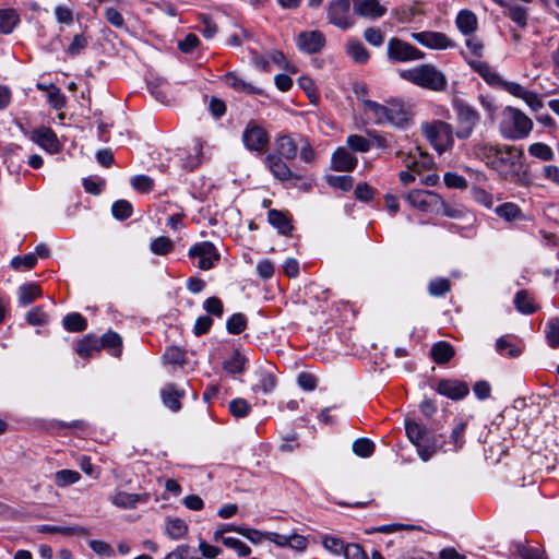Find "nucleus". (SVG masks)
I'll list each match as a JSON object with an SVG mask.
<instances>
[{
	"mask_svg": "<svg viewBox=\"0 0 559 559\" xmlns=\"http://www.w3.org/2000/svg\"><path fill=\"white\" fill-rule=\"evenodd\" d=\"M477 155L485 160L488 167L496 170L502 179L511 182L519 180V170L524 156L522 148L510 145L484 144L477 147Z\"/></svg>",
	"mask_w": 559,
	"mask_h": 559,
	"instance_id": "nucleus-1",
	"label": "nucleus"
},
{
	"mask_svg": "<svg viewBox=\"0 0 559 559\" xmlns=\"http://www.w3.org/2000/svg\"><path fill=\"white\" fill-rule=\"evenodd\" d=\"M400 76L414 85L429 91L443 92L448 87L445 75L431 63L402 70Z\"/></svg>",
	"mask_w": 559,
	"mask_h": 559,
	"instance_id": "nucleus-2",
	"label": "nucleus"
},
{
	"mask_svg": "<svg viewBox=\"0 0 559 559\" xmlns=\"http://www.w3.org/2000/svg\"><path fill=\"white\" fill-rule=\"evenodd\" d=\"M404 427L406 436L416 447L419 457L424 462L429 461L438 449V439L435 431L408 417L405 419Z\"/></svg>",
	"mask_w": 559,
	"mask_h": 559,
	"instance_id": "nucleus-3",
	"label": "nucleus"
},
{
	"mask_svg": "<svg viewBox=\"0 0 559 559\" xmlns=\"http://www.w3.org/2000/svg\"><path fill=\"white\" fill-rule=\"evenodd\" d=\"M499 128L503 138L521 140L530 134L533 128V122L520 109L508 106L502 112V119Z\"/></svg>",
	"mask_w": 559,
	"mask_h": 559,
	"instance_id": "nucleus-4",
	"label": "nucleus"
},
{
	"mask_svg": "<svg viewBox=\"0 0 559 559\" xmlns=\"http://www.w3.org/2000/svg\"><path fill=\"white\" fill-rule=\"evenodd\" d=\"M452 108L455 112V135L460 140L468 139L480 121V115L475 107L460 97L452 99Z\"/></svg>",
	"mask_w": 559,
	"mask_h": 559,
	"instance_id": "nucleus-5",
	"label": "nucleus"
},
{
	"mask_svg": "<svg viewBox=\"0 0 559 559\" xmlns=\"http://www.w3.org/2000/svg\"><path fill=\"white\" fill-rule=\"evenodd\" d=\"M421 130L439 154L452 148L454 144V133L451 123L436 120L431 123H424Z\"/></svg>",
	"mask_w": 559,
	"mask_h": 559,
	"instance_id": "nucleus-6",
	"label": "nucleus"
},
{
	"mask_svg": "<svg viewBox=\"0 0 559 559\" xmlns=\"http://www.w3.org/2000/svg\"><path fill=\"white\" fill-rule=\"evenodd\" d=\"M425 57L424 51L399 37H391L388 40L386 58L390 63H406L423 60Z\"/></svg>",
	"mask_w": 559,
	"mask_h": 559,
	"instance_id": "nucleus-7",
	"label": "nucleus"
},
{
	"mask_svg": "<svg viewBox=\"0 0 559 559\" xmlns=\"http://www.w3.org/2000/svg\"><path fill=\"white\" fill-rule=\"evenodd\" d=\"M241 140L249 152L263 154L269 147L270 134L258 121L251 119L242 131Z\"/></svg>",
	"mask_w": 559,
	"mask_h": 559,
	"instance_id": "nucleus-8",
	"label": "nucleus"
},
{
	"mask_svg": "<svg viewBox=\"0 0 559 559\" xmlns=\"http://www.w3.org/2000/svg\"><path fill=\"white\" fill-rule=\"evenodd\" d=\"M349 0H331L326 8L328 22L342 31H347L355 25L350 13Z\"/></svg>",
	"mask_w": 559,
	"mask_h": 559,
	"instance_id": "nucleus-9",
	"label": "nucleus"
},
{
	"mask_svg": "<svg viewBox=\"0 0 559 559\" xmlns=\"http://www.w3.org/2000/svg\"><path fill=\"white\" fill-rule=\"evenodd\" d=\"M405 199L413 207L426 213L440 214L443 206V199L433 191L412 190Z\"/></svg>",
	"mask_w": 559,
	"mask_h": 559,
	"instance_id": "nucleus-10",
	"label": "nucleus"
},
{
	"mask_svg": "<svg viewBox=\"0 0 559 559\" xmlns=\"http://www.w3.org/2000/svg\"><path fill=\"white\" fill-rule=\"evenodd\" d=\"M190 259H199L198 267L203 271L213 269L221 260V253L211 241L195 242L188 251Z\"/></svg>",
	"mask_w": 559,
	"mask_h": 559,
	"instance_id": "nucleus-11",
	"label": "nucleus"
},
{
	"mask_svg": "<svg viewBox=\"0 0 559 559\" xmlns=\"http://www.w3.org/2000/svg\"><path fill=\"white\" fill-rule=\"evenodd\" d=\"M411 37L421 46L433 50H444L456 46L451 38L441 32L424 31L412 33Z\"/></svg>",
	"mask_w": 559,
	"mask_h": 559,
	"instance_id": "nucleus-12",
	"label": "nucleus"
},
{
	"mask_svg": "<svg viewBox=\"0 0 559 559\" xmlns=\"http://www.w3.org/2000/svg\"><path fill=\"white\" fill-rule=\"evenodd\" d=\"M326 44L325 36L320 31H305L296 37V46L307 55L320 52Z\"/></svg>",
	"mask_w": 559,
	"mask_h": 559,
	"instance_id": "nucleus-13",
	"label": "nucleus"
},
{
	"mask_svg": "<svg viewBox=\"0 0 559 559\" xmlns=\"http://www.w3.org/2000/svg\"><path fill=\"white\" fill-rule=\"evenodd\" d=\"M284 157L270 153L263 158V164L267 170L280 181L286 182L288 180H300L301 176L294 174L288 165L284 162Z\"/></svg>",
	"mask_w": 559,
	"mask_h": 559,
	"instance_id": "nucleus-14",
	"label": "nucleus"
},
{
	"mask_svg": "<svg viewBox=\"0 0 559 559\" xmlns=\"http://www.w3.org/2000/svg\"><path fill=\"white\" fill-rule=\"evenodd\" d=\"M435 390L440 395L453 401L463 400L469 393L468 384L459 379H441L438 381Z\"/></svg>",
	"mask_w": 559,
	"mask_h": 559,
	"instance_id": "nucleus-15",
	"label": "nucleus"
},
{
	"mask_svg": "<svg viewBox=\"0 0 559 559\" xmlns=\"http://www.w3.org/2000/svg\"><path fill=\"white\" fill-rule=\"evenodd\" d=\"M386 120L385 123L397 128H404L411 120V112L406 108L404 102L397 98H391L386 102Z\"/></svg>",
	"mask_w": 559,
	"mask_h": 559,
	"instance_id": "nucleus-16",
	"label": "nucleus"
},
{
	"mask_svg": "<svg viewBox=\"0 0 559 559\" xmlns=\"http://www.w3.org/2000/svg\"><path fill=\"white\" fill-rule=\"evenodd\" d=\"M358 165L357 157L346 147H337L331 156V169L340 173H350Z\"/></svg>",
	"mask_w": 559,
	"mask_h": 559,
	"instance_id": "nucleus-17",
	"label": "nucleus"
},
{
	"mask_svg": "<svg viewBox=\"0 0 559 559\" xmlns=\"http://www.w3.org/2000/svg\"><path fill=\"white\" fill-rule=\"evenodd\" d=\"M355 15L377 20L382 17L386 9L378 0H349Z\"/></svg>",
	"mask_w": 559,
	"mask_h": 559,
	"instance_id": "nucleus-18",
	"label": "nucleus"
},
{
	"mask_svg": "<svg viewBox=\"0 0 559 559\" xmlns=\"http://www.w3.org/2000/svg\"><path fill=\"white\" fill-rule=\"evenodd\" d=\"M31 139L40 147L52 154L58 153L61 148L58 136L51 128L41 127L33 130Z\"/></svg>",
	"mask_w": 559,
	"mask_h": 559,
	"instance_id": "nucleus-19",
	"label": "nucleus"
},
{
	"mask_svg": "<svg viewBox=\"0 0 559 559\" xmlns=\"http://www.w3.org/2000/svg\"><path fill=\"white\" fill-rule=\"evenodd\" d=\"M185 396L186 391L179 389L175 383H167L160 390L163 404L174 413H177L181 409V400L185 399Z\"/></svg>",
	"mask_w": 559,
	"mask_h": 559,
	"instance_id": "nucleus-20",
	"label": "nucleus"
},
{
	"mask_svg": "<svg viewBox=\"0 0 559 559\" xmlns=\"http://www.w3.org/2000/svg\"><path fill=\"white\" fill-rule=\"evenodd\" d=\"M467 64L491 87L499 88L503 79L496 72L488 62L479 60H467Z\"/></svg>",
	"mask_w": 559,
	"mask_h": 559,
	"instance_id": "nucleus-21",
	"label": "nucleus"
},
{
	"mask_svg": "<svg viewBox=\"0 0 559 559\" xmlns=\"http://www.w3.org/2000/svg\"><path fill=\"white\" fill-rule=\"evenodd\" d=\"M222 81L230 88L238 93H245L248 95H263V90L252 85L238 76L235 72H227L222 78Z\"/></svg>",
	"mask_w": 559,
	"mask_h": 559,
	"instance_id": "nucleus-22",
	"label": "nucleus"
},
{
	"mask_svg": "<svg viewBox=\"0 0 559 559\" xmlns=\"http://www.w3.org/2000/svg\"><path fill=\"white\" fill-rule=\"evenodd\" d=\"M275 154L285 159H295L298 153V142L287 133L278 134L275 139Z\"/></svg>",
	"mask_w": 559,
	"mask_h": 559,
	"instance_id": "nucleus-23",
	"label": "nucleus"
},
{
	"mask_svg": "<svg viewBox=\"0 0 559 559\" xmlns=\"http://www.w3.org/2000/svg\"><path fill=\"white\" fill-rule=\"evenodd\" d=\"M267 221L283 236H289L294 229L292 217L286 211L269 210Z\"/></svg>",
	"mask_w": 559,
	"mask_h": 559,
	"instance_id": "nucleus-24",
	"label": "nucleus"
},
{
	"mask_svg": "<svg viewBox=\"0 0 559 559\" xmlns=\"http://www.w3.org/2000/svg\"><path fill=\"white\" fill-rule=\"evenodd\" d=\"M74 350L81 358L87 359L102 350V343L95 334H86L75 343Z\"/></svg>",
	"mask_w": 559,
	"mask_h": 559,
	"instance_id": "nucleus-25",
	"label": "nucleus"
},
{
	"mask_svg": "<svg viewBox=\"0 0 559 559\" xmlns=\"http://www.w3.org/2000/svg\"><path fill=\"white\" fill-rule=\"evenodd\" d=\"M455 25L462 35L471 36L478 28V20L473 11L464 9L457 13Z\"/></svg>",
	"mask_w": 559,
	"mask_h": 559,
	"instance_id": "nucleus-26",
	"label": "nucleus"
},
{
	"mask_svg": "<svg viewBox=\"0 0 559 559\" xmlns=\"http://www.w3.org/2000/svg\"><path fill=\"white\" fill-rule=\"evenodd\" d=\"M454 347L445 341L437 342L430 349V356L432 360L438 365L448 364L454 357Z\"/></svg>",
	"mask_w": 559,
	"mask_h": 559,
	"instance_id": "nucleus-27",
	"label": "nucleus"
},
{
	"mask_svg": "<svg viewBox=\"0 0 559 559\" xmlns=\"http://www.w3.org/2000/svg\"><path fill=\"white\" fill-rule=\"evenodd\" d=\"M37 532L43 534H62L66 536L72 535H90L88 528L80 525L72 526H57V525H48L43 524L37 526Z\"/></svg>",
	"mask_w": 559,
	"mask_h": 559,
	"instance_id": "nucleus-28",
	"label": "nucleus"
},
{
	"mask_svg": "<svg viewBox=\"0 0 559 559\" xmlns=\"http://www.w3.org/2000/svg\"><path fill=\"white\" fill-rule=\"evenodd\" d=\"M346 53L358 64H365L370 59V52L358 39H349L345 45Z\"/></svg>",
	"mask_w": 559,
	"mask_h": 559,
	"instance_id": "nucleus-29",
	"label": "nucleus"
},
{
	"mask_svg": "<svg viewBox=\"0 0 559 559\" xmlns=\"http://www.w3.org/2000/svg\"><path fill=\"white\" fill-rule=\"evenodd\" d=\"M513 304L515 309L523 314H532L538 309L535 299L526 289H521L515 294Z\"/></svg>",
	"mask_w": 559,
	"mask_h": 559,
	"instance_id": "nucleus-30",
	"label": "nucleus"
},
{
	"mask_svg": "<svg viewBox=\"0 0 559 559\" xmlns=\"http://www.w3.org/2000/svg\"><path fill=\"white\" fill-rule=\"evenodd\" d=\"M43 290L36 283H26L17 289V300L21 306H28L37 298L41 297Z\"/></svg>",
	"mask_w": 559,
	"mask_h": 559,
	"instance_id": "nucleus-31",
	"label": "nucleus"
},
{
	"mask_svg": "<svg viewBox=\"0 0 559 559\" xmlns=\"http://www.w3.org/2000/svg\"><path fill=\"white\" fill-rule=\"evenodd\" d=\"M20 22L21 19L15 9H0V32L2 34H11Z\"/></svg>",
	"mask_w": 559,
	"mask_h": 559,
	"instance_id": "nucleus-32",
	"label": "nucleus"
},
{
	"mask_svg": "<svg viewBox=\"0 0 559 559\" xmlns=\"http://www.w3.org/2000/svg\"><path fill=\"white\" fill-rule=\"evenodd\" d=\"M102 349H107L115 357H120L122 352V337L111 330L99 337Z\"/></svg>",
	"mask_w": 559,
	"mask_h": 559,
	"instance_id": "nucleus-33",
	"label": "nucleus"
},
{
	"mask_svg": "<svg viewBox=\"0 0 559 559\" xmlns=\"http://www.w3.org/2000/svg\"><path fill=\"white\" fill-rule=\"evenodd\" d=\"M62 326L68 332H83L87 329V320L80 312H71L63 317Z\"/></svg>",
	"mask_w": 559,
	"mask_h": 559,
	"instance_id": "nucleus-34",
	"label": "nucleus"
},
{
	"mask_svg": "<svg viewBox=\"0 0 559 559\" xmlns=\"http://www.w3.org/2000/svg\"><path fill=\"white\" fill-rule=\"evenodd\" d=\"M504 9H507L504 15L513 21L520 28L524 29L527 26L528 13L526 8L508 3Z\"/></svg>",
	"mask_w": 559,
	"mask_h": 559,
	"instance_id": "nucleus-35",
	"label": "nucleus"
},
{
	"mask_svg": "<svg viewBox=\"0 0 559 559\" xmlns=\"http://www.w3.org/2000/svg\"><path fill=\"white\" fill-rule=\"evenodd\" d=\"M247 358L238 350L235 349L230 358L223 362V369L230 374H239L245 371Z\"/></svg>",
	"mask_w": 559,
	"mask_h": 559,
	"instance_id": "nucleus-36",
	"label": "nucleus"
},
{
	"mask_svg": "<svg viewBox=\"0 0 559 559\" xmlns=\"http://www.w3.org/2000/svg\"><path fill=\"white\" fill-rule=\"evenodd\" d=\"M276 377L271 371L262 370L259 373V380L253 385L254 392H262L264 394L271 393L276 386Z\"/></svg>",
	"mask_w": 559,
	"mask_h": 559,
	"instance_id": "nucleus-37",
	"label": "nucleus"
},
{
	"mask_svg": "<svg viewBox=\"0 0 559 559\" xmlns=\"http://www.w3.org/2000/svg\"><path fill=\"white\" fill-rule=\"evenodd\" d=\"M495 212L499 217L508 222H513L523 217L522 210L513 202H506L497 206Z\"/></svg>",
	"mask_w": 559,
	"mask_h": 559,
	"instance_id": "nucleus-38",
	"label": "nucleus"
},
{
	"mask_svg": "<svg viewBox=\"0 0 559 559\" xmlns=\"http://www.w3.org/2000/svg\"><path fill=\"white\" fill-rule=\"evenodd\" d=\"M175 249V242L167 236L154 238L150 243V250L156 255H167Z\"/></svg>",
	"mask_w": 559,
	"mask_h": 559,
	"instance_id": "nucleus-39",
	"label": "nucleus"
},
{
	"mask_svg": "<svg viewBox=\"0 0 559 559\" xmlns=\"http://www.w3.org/2000/svg\"><path fill=\"white\" fill-rule=\"evenodd\" d=\"M188 533L187 523L179 518L168 519L166 522V534L171 539H179Z\"/></svg>",
	"mask_w": 559,
	"mask_h": 559,
	"instance_id": "nucleus-40",
	"label": "nucleus"
},
{
	"mask_svg": "<svg viewBox=\"0 0 559 559\" xmlns=\"http://www.w3.org/2000/svg\"><path fill=\"white\" fill-rule=\"evenodd\" d=\"M247 325L248 319L241 312L231 314L226 321V330L229 334L233 335H238L242 333L247 329Z\"/></svg>",
	"mask_w": 559,
	"mask_h": 559,
	"instance_id": "nucleus-41",
	"label": "nucleus"
},
{
	"mask_svg": "<svg viewBox=\"0 0 559 559\" xmlns=\"http://www.w3.org/2000/svg\"><path fill=\"white\" fill-rule=\"evenodd\" d=\"M26 322L32 326H43L48 324L49 322V316L47 312H45L43 306H37L32 308L26 313Z\"/></svg>",
	"mask_w": 559,
	"mask_h": 559,
	"instance_id": "nucleus-42",
	"label": "nucleus"
},
{
	"mask_svg": "<svg viewBox=\"0 0 559 559\" xmlns=\"http://www.w3.org/2000/svg\"><path fill=\"white\" fill-rule=\"evenodd\" d=\"M362 105L366 109L371 111L374 116L377 124H384L386 120L388 109L386 105L379 104L371 99H364Z\"/></svg>",
	"mask_w": 559,
	"mask_h": 559,
	"instance_id": "nucleus-43",
	"label": "nucleus"
},
{
	"mask_svg": "<svg viewBox=\"0 0 559 559\" xmlns=\"http://www.w3.org/2000/svg\"><path fill=\"white\" fill-rule=\"evenodd\" d=\"M421 531V526L419 525H414V524H402V523H393V524H388V525H381V526H377V527H372L370 530H367L366 533L367 534H371V533H384V534H390V533H394V532H397V531Z\"/></svg>",
	"mask_w": 559,
	"mask_h": 559,
	"instance_id": "nucleus-44",
	"label": "nucleus"
},
{
	"mask_svg": "<svg viewBox=\"0 0 559 559\" xmlns=\"http://www.w3.org/2000/svg\"><path fill=\"white\" fill-rule=\"evenodd\" d=\"M528 154L544 162L552 160L555 156L552 148L542 142L531 144L528 146Z\"/></svg>",
	"mask_w": 559,
	"mask_h": 559,
	"instance_id": "nucleus-45",
	"label": "nucleus"
},
{
	"mask_svg": "<svg viewBox=\"0 0 559 559\" xmlns=\"http://www.w3.org/2000/svg\"><path fill=\"white\" fill-rule=\"evenodd\" d=\"M451 290V282L445 277L433 278L428 284V293L433 297H443Z\"/></svg>",
	"mask_w": 559,
	"mask_h": 559,
	"instance_id": "nucleus-46",
	"label": "nucleus"
},
{
	"mask_svg": "<svg viewBox=\"0 0 559 559\" xmlns=\"http://www.w3.org/2000/svg\"><path fill=\"white\" fill-rule=\"evenodd\" d=\"M326 183L334 189H340L343 192H348L349 190H352L354 186V178L348 175H330L326 177Z\"/></svg>",
	"mask_w": 559,
	"mask_h": 559,
	"instance_id": "nucleus-47",
	"label": "nucleus"
},
{
	"mask_svg": "<svg viewBox=\"0 0 559 559\" xmlns=\"http://www.w3.org/2000/svg\"><path fill=\"white\" fill-rule=\"evenodd\" d=\"M111 213L116 219L124 221L132 216L133 206L127 200H118V201L114 202V204L111 206Z\"/></svg>",
	"mask_w": 559,
	"mask_h": 559,
	"instance_id": "nucleus-48",
	"label": "nucleus"
},
{
	"mask_svg": "<svg viewBox=\"0 0 559 559\" xmlns=\"http://www.w3.org/2000/svg\"><path fill=\"white\" fill-rule=\"evenodd\" d=\"M202 156V146L200 144H195L193 147V153H189L181 158L182 167L189 171L194 170L201 165Z\"/></svg>",
	"mask_w": 559,
	"mask_h": 559,
	"instance_id": "nucleus-49",
	"label": "nucleus"
},
{
	"mask_svg": "<svg viewBox=\"0 0 559 559\" xmlns=\"http://www.w3.org/2000/svg\"><path fill=\"white\" fill-rule=\"evenodd\" d=\"M374 450V443L368 438H359L353 443V452L360 457L371 456Z\"/></svg>",
	"mask_w": 559,
	"mask_h": 559,
	"instance_id": "nucleus-50",
	"label": "nucleus"
},
{
	"mask_svg": "<svg viewBox=\"0 0 559 559\" xmlns=\"http://www.w3.org/2000/svg\"><path fill=\"white\" fill-rule=\"evenodd\" d=\"M349 150L357 153H366L371 147V142L360 134H350L346 139Z\"/></svg>",
	"mask_w": 559,
	"mask_h": 559,
	"instance_id": "nucleus-51",
	"label": "nucleus"
},
{
	"mask_svg": "<svg viewBox=\"0 0 559 559\" xmlns=\"http://www.w3.org/2000/svg\"><path fill=\"white\" fill-rule=\"evenodd\" d=\"M163 358L166 364L182 366L186 364V352L179 346L166 348Z\"/></svg>",
	"mask_w": 559,
	"mask_h": 559,
	"instance_id": "nucleus-52",
	"label": "nucleus"
},
{
	"mask_svg": "<svg viewBox=\"0 0 559 559\" xmlns=\"http://www.w3.org/2000/svg\"><path fill=\"white\" fill-rule=\"evenodd\" d=\"M37 263V257L34 253H27L23 257L16 255L11 262L10 266L15 271L32 270Z\"/></svg>",
	"mask_w": 559,
	"mask_h": 559,
	"instance_id": "nucleus-53",
	"label": "nucleus"
},
{
	"mask_svg": "<svg viewBox=\"0 0 559 559\" xmlns=\"http://www.w3.org/2000/svg\"><path fill=\"white\" fill-rule=\"evenodd\" d=\"M81 475L76 471L60 469L55 474V483L58 487H66L76 483Z\"/></svg>",
	"mask_w": 559,
	"mask_h": 559,
	"instance_id": "nucleus-54",
	"label": "nucleus"
},
{
	"mask_svg": "<svg viewBox=\"0 0 559 559\" xmlns=\"http://www.w3.org/2000/svg\"><path fill=\"white\" fill-rule=\"evenodd\" d=\"M515 547H516V551H518L519 556L522 559H548L545 550H543L540 548L525 546L521 543L516 544Z\"/></svg>",
	"mask_w": 559,
	"mask_h": 559,
	"instance_id": "nucleus-55",
	"label": "nucleus"
},
{
	"mask_svg": "<svg viewBox=\"0 0 559 559\" xmlns=\"http://www.w3.org/2000/svg\"><path fill=\"white\" fill-rule=\"evenodd\" d=\"M322 545L325 549L338 556L344 552L347 544L342 538L324 535L322 537Z\"/></svg>",
	"mask_w": 559,
	"mask_h": 559,
	"instance_id": "nucleus-56",
	"label": "nucleus"
},
{
	"mask_svg": "<svg viewBox=\"0 0 559 559\" xmlns=\"http://www.w3.org/2000/svg\"><path fill=\"white\" fill-rule=\"evenodd\" d=\"M48 103L53 109L59 110L66 106L67 97L58 86L51 84L48 90Z\"/></svg>",
	"mask_w": 559,
	"mask_h": 559,
	"instance_id": "nucleus-57",
	"label": "nucleus"
},
{
	"mask_svg": "<svg viewBox=\"0 0 559 559\" xmlns=\"http://www.w3.org/2000/svg\"><path fill=\"white\" fill-rule=\"evenodd\" d=\"M496 349L500 355L509 356L512 358L519 357L521 355V349L516 345L507 341L503 336L497 340Z\"/></svg>",
	"mask_w": 559,
	"mask_h": 559,
	"instance_id": "nucleus-58",
	"label": "nucleus"
},
{
	"mask_svg": "<svg viewBox=\"0 0 559 559\" xmlns=\"http://www.w3.org/2000/svg\"><path fill=\"white\" fill-rule=\"evenodd\" d=\"M364 38L369 45L380 47L384 43V32L380 27H367L364 31Z\"/></svg>",
	"mask_w": 559,
	"mask_h": 559,
	"instance_id": "nucleus-59",
	"label": "nucleus"
},
{
	"mask_svg": "<svg viewBox=\"0 0 559 559\" xmlns=\"http://www.w3.org/2000/svg\"><path fill=\"white\" fill-rule=\"evenodd\" d=\"M87 45L88 38L84 34H76L66 49V52L71 57L79 56L87 47Z\"/></svg>",
	"mask_w": 559,
	"mask_h": 559,
	"instance_id": "nucleus-60",
	"label": "nucleus"
},
{
	"mask_svg": "<svg viewBox=\"0 0 559 559\" xmlns=\"http://www.w3.org/2000/svg\"><path fill=\"white\" fill-rule=\"evenodd\" d=\"M223 545L235 550L240 557H248L251 554V548L242 540L235 537L223 538Z\"/></svg>",
	"mask_w": 559,
	"mask_h": 559,
	"instance_id": "nucleus-61",
	"label": "nucleus"
},
{
	"mask_svg": "<svg viewBox=\"0 0 559 559\" xmlns=\"http://www.w3.org/2000/svg\"><path fill=\"white\" fill-rule=\"evenodd\" d=\"M546 338L552 348L559 347V319H550L547 323Z\"/></svg>",
	"mask_w": 559,
	"mask_h": 559,
	"instance_id": "nucleus-62",
	"label": "nucleus"
},
{
	"mask_svg": "<svg viewBox=\"0 0 559 559\" xmlns=\"http://www.w3.org/2000/svg\"><path fill=\"white\" fill-rule=\"evenodd\" d=\"M250 411V404L243 399H235L229 403V412L237 418H243L248 416Z\"/></svg>",
	"mask_w": 559,
	"mask_h": 559,
	"instance_id": "nucleus-63",
	"label": "nucleus"
},
{
	"mask_svg": "<svg viewBox=\"0 0 559 559\" xmlns=\"http://www.w3.org/2000/svg\"><path fill=\"white\" fill-rule=\"evenodd\" d=\"M345 559H369L361 545L349 543L343 552Z\"/></svg>",
	"mask_w": 559,
	"mask_h": 559,
	"instance_id": "nucleus-64",
	"label": "nucleus"
}]
</instances>
